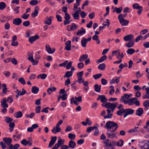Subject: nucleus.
I'll list each match as a JSON object with an SVG mask.
<instances>
[{
    "instance_id": "obj_1",
    "label": "nucleus",
    "mask_w": 149,
    "mask_h": 149,
    "mask_svg": "<svg viewBox=\"0 0 149 149\" xmlns=\"http://www.w3.org/2000/svg\"><path fill=\"white\" fill-rule=\"evenodd\" d=\"M104 128L108 131L115 132L118 127V124L112 121H108L106 123Z\"/></svg>"
},
{
    "instance_id": "obj_2",
    "label": "nucleus",
    "mask_w": 149,
    "mask_h": 149,
    "mask_svg": "<svg viewBox=\"0 0 149 149\" xmlns=\"http://www.w3.org/2000/svg\"><path fill=\"white\" fill-rule=\"evenodd\" d=\"M118 104L117 102L113 103L107 102L105 103H103L101 105L103 107H104L108 109H111V110L113 112L116 108V106Z\"/></svg>"
},
{
    "instance_id": "obj_3",
    "label": "nucleus",
    "mask_w": 149,
    "mask_h": 149,
    "mask_svg": "<svg viewBox=\"0 0 149 149\" xmlns=\"http://www.w3.org/2000/svg\"><path fill=\"white\" fill-rule=\"evenodd\" d=\"M63 123V120H60L57 123L56 126L54 127L52 130V132L54 134H56L57 132H60L61 131V129L60 127V125H61Z\"/></svg>"
},
{
    "instance_id": "obj_4",
    "label": "nucleus",
    "mask_w": 149,
    "mask_h": 149,
    "mask_svg": "<svg viewBox=\"0 0 149 149\" xmlns=\"http://www.w3.org/2000/svg\"><path fill=\"white\" fill-rule=\"evenodd\" d=\"M139 146L142 149H149V141H141L139 143Z\"/></svg>"
},
{
    "instance_id": "obj_5",
    "label": "nucleus",
    "mask_w": 149,
    "mask_h": 149,
    "mask_svg": "<svg viewBox=\"0 0 149 149\" xmlns=\"http://www.w3.org/2000/svg\"><path fill=\"white\" fill-rule=\"evenodd\" d=\"M118 20L122 26H127L129 23L128 20L125 19L123 18V16L121 14H119L118 17Z\"/></svg>"
},
{
    "instance_id": "obj_6",
    "label": "nucleus",
    "mask_w": 149,
    "mask_h": 149,
    "mask_svg": "<svg viewBox=\"0 0 149 149\" xmlns=\"http://www.w3.org/2000/svg\"><path fill=\"white\" fill-rule=\"evenodd\" d=\"M134 112V110L130 108L124 109L123 112H124V118H126L128 115L133 114Z\"/></svg>"
},
{
    "instance_id": "obj_7",
    "label": "nucleus",
    "mask_w": 149,
    "mask_h": 149,
    "mask_svg": "<svg viewBox=\"0 0 149 149\" xmlns=\"http://www.w3.org/2000/svg\"><path fill=\"white\" fill-rule=\"evenodd\" d=\"M91 39V38L90 37L88 39H86L85 38H83L81 41V44L82 46L83 47H85L86 46L87 43L89 41H90Z\"/></svg>"
},
{
    "instance_id": "obj_8",
    "label": "nucleus",
    "mask_w": 149,
    "mask_h": 149,
    "mask_svg": "<svg viewBox=\"0 0 149 149\" xmlns=\"http://www.w3.org/2000/svg\"><path fill=\"white\" fill-rule=\"evenodd\" d=\"M114 132H112L111 131H108L107 132V135L108 138L111 139L114 138H116L117 136L116 134L113 133Z\"/></svg>"
},
{
    "instance_id": "obj_9",
    "label": "nucleus",
    "mask_w": 149,
    "mask_h": 149,
    "mask_svg": "<svg viewBox=\"0 0 149 149\" xmlns=\"http://www.w3.org/2000/svg\"><path fill=\"white\" fill-rule=\"evenodd\" d=\"M15 92L17 93L15 97L17 98H18L19 96H22L24 95L26 93V91L24 88H22V92H21L20 91L18 90V89H17L16 91H15Z\"/></svg>"
},
{
    "instance_id": "obj_10",
    "label": "nucleus",
    "mask_w": 149,
    "mask_h": 149,
    "mask_svg": "<svg viewBox=\"0 0 149 149\" xmlns=\"http://www.w3.org/2000/svg\"><path fill=\"white\" fill-rule=\"evenodd\" d=\"M138 99L136 97L132 98L130 99H128L127 101L124 103L125 104H128L129 105H132L134 104V101L137 100Z\"/></svg>"
},
{
    "instance_id": "obj_11",
    "label": "nucleus",
    "mask_w": 149,
    "mask_h": 149,
    "mask_svg": "<svg viewBox=\"0 0 149 149\" xmlns=\"http://www.w3.org/2000/svg\"><path fill=\"white\" fill-rule=\"evenodd\" d=\"M45 49L47 52L49 54H52L55 51V48H51L50 46L48 44L46 45Z\"/></svg>"
},
{
    "instance_id": "obj_12",
    "label": "nucleus",
    "mask_w": 149,
    "mask_h": 149,
    "mask_svg": "<svg viewBox=\"0 0 149 149\" xmlns=\"http://www.w3.org/2000/svg\"><path fill=\"white\" fill-rule=\"evenodd\" d=\"M39 36H38L37 35H35L34 36H31L29 37V38L28 40L32 44L37 39H39Z\"/></svg>"
},
{
    "instance_id": "obj_13",
    "label": "nucleus",
    "mask_w": 149,
    "mask_h": 149,
    "mask_svg": "<svg viewBox=\"0 0 149 149\" xmlns=\"http://www.w3.org/2000/svg\"><path fill=\"white\" fill-rule=\"evenodd\" d=\"M130 97L131 95L125 94L123 96L121 97L120 99V101L121 102H124V103L127 101V100H126L125 99V98L127 99Z\"/></svg>"
},
{
    "instance_id": "obj_14",
    "label": "nucleus",
    "mask_w": 149,
    "mask_h": 149,
    "mask_svg": "<svg viewBox=\"0 0 149 149\" xmlns=\"http://www.w3.org/2000/svg\"><path fill=\"white\" fill-rule=\"evenodd\" d=\"M123 39L126 41L134 40V36L132 34L123 37Z\"/></svg>"
},
{
    "instance_id": "obj_15",
    "label": "nucleus",
    "mask_w": 149,
    "mask_h": 149,
    "mask_svg": "<svg viewBox=\"0 0 149 149\" xmlns=\"http://www.w3.org/2000/svg\"><path fill=\"white\" fill-rule=\"evenodd\" d=\"M28 60L32 63V65H38L39 63V61L38 60H35L33 59V56L31 55V56L29 57L28 58Z\"/></svg>"
},
{
    "instance_id": "obj_16",
    "label": "nucleus",
    "mask_w": 149,
    "mask_h": 149,
    "mask_svg": "<svg viewBox=\"0 0 149 149\" xmlns=\"http://www.w3.org/2000/svg\"><path fill=\"white\" fill-rule=\"evenodd\" d=\"M100 100V101L103 103L107 102V99L104 95H100L97 99V100Z\"/></svg>"
},
{
    "instance_id": "obj_17",
    "label": "nucleus",
    "mask_w": 149,
    "mask_h": 149,
    "mask_svg": "<svg viewBox=\"0 0 149 149\" xmlns=\"http://www.w3.org/2000/svg\"><path fill=\"white\" fill-rule=\"evenodd\" d=\"M3 142L7 145H9L11 143L12 139L9 137H4L3 139Z\"/></svg>"
},
{
    "instance_id": "obj_18",
    "label": "nucleus",
    "mask_w": 149,
    "mask_h": 149,
    "mask_svg": "<svg viewBox=\"0 0 149 149\" xmlns=\"http://www.w3.org/2000/svg\"><path fill=\"white\" fill-rule=\"evenodd\" d=\"M22 22V20L21 18H17L14 19L13 21V24L16 25H19Z\"/></svg>"
},
{
    "instance_id": "obj_19",
    "label": "nucleus",
    "mask_w": 149,
    "mask_h": 149,
    "mask_svg": "<svg viewBox=\"0 0 149 149\" xmlns=\"http://www.w3.org/2000/svg\"><path fill=\"white\" fill-rule=\"evenodd\" d=\"M86 33V31L85 29H84L83 27H82L81 28L80 30H78L76 34L78 36H81L84 34Z\"/></svg>"
},
{
    "instance_id": "obj_20",
    "label": "nucleus",
    "mask_w": 149,
    "mask_h": 149,
    "mask_svg": "<svg viewBox=\"0 0 149 149\" xmlns=\"http://www.w3.org/2000/svg\"><path fill=\"white\" fill-rule=\"evenodd\" d=\"M143 113V110L142 108H139L136 110V115L138 116H141Z\"/></svg>"
},
{
    "instance_id": "obj_21",
    "label": "nucleus",
    "mask_w": 149,
    "mask_h": 149,
    "mask_svg": "<svg viewBox=\"0 0 149 149\" xmlns=\"http://www.w3.org/2000/svg\"><path fill=\"white\" fill-rule=\"evenodd\" d=\"M65 45V49L68 51H70L71 48V41L70 40L67 41L66 42Z\"/></svg>"
},
{
    "instance_id": "obj_22",
    "label": "nucleus",
    "mask_w": 149,
    "mask_h": 149,
    "mask_svg": "<svg viewBox=\"0 0 149 149\" xmlns=\"http://www.w3.org/2000/svg\"><path fill=\"white\" fill-rule=\"evenodd\" d=\"M39 8L38 6H36L33 12L31 14L32 17H35L37 16L38 14V10Z\"/></svg>"
},
{
    "instance_id": "obj_23",
    "label": "nucleus",
    "mask_w": 149,
    "mask_h": 149,
    "mask_svg": "<svg viewBox=\"0 0 149 149\" xmlns=\"http://www.w3.org/2000/svg\"><path fill=\"white\" fill-rule=\"evenodd\" d=\"M6 98H3L2 101H1V106L2 107L5 108L8 107V105L6 103Z\"/></svg>"
},
{
    "instance_id": "obj_24",
    "label": "nucleus",
    "mask_w": 149,
    "mask_h": 149,
    "mask_svg": "<svg viewBox=\"0 0 149 149\" xmlns=\"http://www.w3.org/2000/svg\"><path fill=\"white\" fill-rule=\"evenodd\" d=\"M23 116V113L21 111H18L14 113V116L17 118H21Z\"/></svg>"
},
{
    "instance_id": "obj_25",
    "label": "nucleus",
    "mask_w": 149,
    "mask_h": 149,
    "mask_svg": "<svg viewBox=\"0 0 149 149\" xmlns=\"http://www.w3.org/2000/svg\"><path fill=\"white\" fill-rule=\"evenodd\" d=\"M53 17L52 16L50 17H47L46 19L44 22V23L49 25L51 24L52 23V19Z\"/></svg>"
},
{
    "instance_id": "obj_26",
    "label": "nucleus",
    "mask_w": 149,
    "mask_h": 149,
    "mask_svg": "<svg viewBox=\"0 0 149 149\" xmlns=\"http://www.w3.org/2000/svg\"><path fill=\"white\" fill-rule=\"evenodd\" d=\"M76 145V143L73 141L71 140L69 141L68 143L69 148H73Z\"/></svg>"
},
{
    "instance_id": "obj_27",
    "label": "nucleus",
    "mask_w": 149,
    "mask_h": 149,
    "mask_svg": "<svg viewBox=\"0 0 149 149\" xmlns=\"http://www.w3.org/2000/svg\"><path fill=\"white\" fill-rule=\"evenodd\" d=\"M88 58V55L87 54H83L79 58V61L80 62L84 61Z\"/></svg>"
},
{
    "instance_id": "obj_28",
    "label": "nucleus",
    "mask_w": 149,
    "mask_h": 149,
    "mask_svg": "<svg viewBox=\"0 0 149 149\" xmlns=\"http://www.w3.org/2000/svg\"><path fill=\"white\" fill-rule=\"evenodd\" d=\"M39 91V88L36 86H33L31 88V92L34 94H37Z\"/></svg>"
},
{
    "instance_id": "obj_29",
    "label": "nucleus",
    "mask_w": 149,
    "mask_h": 149,
    "mask_svg": "<svg viewBox=\"0 0 149 149\" xmlns=\"http://www.w3.org/2000/svg\"><path fill=\"white\" fill-rule=\"evenodd\" d=\"M123 10V7H115L113 9V12H116L117 13H120Z\"/></svg>"
},
{
    "instance_id": "obj_30",
    "label": "nucleus",
    "mask_w": 149,
    "mask_h": 149,
    "mask_svg": "<svg viewBox=\"0 0 149 149\" xmlns=\"http://www.w3.org/2000/svg\"><path fill=\"white\" fill-rule=\"evenodd\" d=\"M40 51H39L35 52L34 57L36 59L38 60L41 58V56L40 55Z\"/></svg>"
},
{
    "instance_id": "obj_31",
    "label": "nucleus",
    "mask_w": 149,
    "mask_h": 149,
    "mask_svg": "<svg viewBox=\"0 0 149 149\" xmlns=\"http://www.w3.org/2000/svg\"><path fill=\"white\" fill-rule=\"evenodd\" d=\"M135 52V50L133 48H129L126 51L127 53L130 55H132Z\"/></svg>"
},
{
    "instance_id": "obj_32",
    "label": "nucleus",
    "mask_w": 149,
    "mask_h": 149,
    "mask_svg": "<svg viewBox=\"0 0 149 149\" xmlns=\"http://www.w3.org/2000/svg\"><path fill=\"white\" fill-rule=\"evenodd\" d=\"M56 88L53 87L52 88H49L47 90V92L49 94H50L52 93V92L55 91H56Z\"/></svg>"
},
{
    "instance_id": "obj_33",
    "label": "nucleus",
    "mask_w": 149,
    "mask_h": 149,
    "mask_svg": "<svg viewBox=\"0 0 149 149\" xmlns=\"http://www.w3.org/2000/svg\"><path fill=\"white\" fill-rule=\"evenodd\" d=\"M107 56L106 55H103L97 61V63H101L106 59Z\"/></svg>"
},
{
    "instance_id": "obj_34",
    "label": "nucleus",
    "mask_w": 149,
    "mask_h": 149,
    "mask_svg": "<svg viewBox=\"0 0 149 149\" xmlns=\"http://www.w3.org/2000/svg\"><path fill=\"white\" fill-rule=\"evenodd\" d=\"M72 73L70 71H67L65 72V75L63 76L64 77H66L68 78L72 76Z\"/></svg>"
},
{
    "instance_id": "obj_35",
    "label": "nucleus",
    "mask_w": 149,
    "mask_h": 149,
    "mask_svg": "<svg viewBox=\"0 0 149 149\" xmlns=\"http://www.w3.org/2000/svg\"><path fill=\"white\" fill-rule=\"evenodd\" d=\"M47 76V75L46 74L43 73L38 75L37 76V78L38 79L41 78L42 79H44L46 78Z\"/></svg>"
},
{
    "instance_id": "obj_36",
    "label": "nucleus",
    "mask_w": 149,
    "mask_h": 149,
    "mask_svg": "<svg viewBox=\"0 0 149 149\" xmlns=\"http://www.w3.org/2000/svg\"><path fill=\"white\" fill-rule=\"evenodd\" d=\"M139 129V127H135L134 128L129 130L128 131V132L129 133H132L134 132H138V129Z\"/></svg>"
},
{
    "instance_id": "obj_37",
    "label": "nucleus",
    "mask_w": 149,
    "mask_h": 149,
    "mask_svg": "<svg viewBox=\"0 0 149 149\" xmlns=\"http://www.w3.org/2000/svg\"><path fill=\"white\" fill-rule=\"evenodd\" d=\"M13 120V119L10 118L9 117L7 116L6 117L5 121L7 123H9L12 122Z\"/></svg>"
},
{
    "instance_id": "obj_38",
    "label": "nucleus",
    "mask_w": 149,
    "mask_h": 149,
    "mask_svg": "<svg viewBox=\"0 0 149 149\" xmlns=\"http://www.w3.org/2000/svg\"><path fill=\"white\" fill-rule=\"evenodd\" d=\"M73 17V18L74 19H79V15L78 13L77 12H75L74 14H72Z\"/></svg>"
},
{
    "instance_id": "obj_39",
    "label": "nucleus",
    "mask_w": 149,
    "mask_h": 149,
    "mask_svg": "<svg viewBox=\"0 0 149 149\" xmlns=\"http://www.w3.org/2000/svg\"><path fill=\"white\" fill-rule=\"evenodd\" d=\"M134 44V42L130 41L125 44L126 46L128 48H130L133 46Z\"/></svg>"
},
{
    "instance_id": "obj_40",
    "label": "nucleus",
    "mask_w": 149,
    "mask_h": 149,
    "mask_svg": "<svg viewBox=\"0 0 149 149\" xmlns=\"http://www.w3.org/2000/svg\"><path fill=\"white\" fill-rule=\"evenodd\" d=\"M6 6V3L3 2L0 3V10H2L4 9Z\"/></svg>"
},
{
    "instance_id": "obj_41",
    "label": "nucleus",
    "mask_w": 149,
    "mask_h": 149,
    "mask_svg": "<svg viewBox=\"0 0 149 149\" xmlns=\"http://www.w3.org/2000/svg\"><path fill=\"white\" fill-rule=\"evenodd\" d=\"M28 141L26 140L25 139H23L21 141V143L24 145V146H26L28 144Z\"/></svg>"
},
{
    "instance_id": "obj_42",
    "label": "nucleus",
    "mask_w": 149,
    "mask_h": 149,
    "mask_svg": "<svg viewBox=\"0 0 149 149\" xmlns=\"http://www.w3.org/2000/svg\"><path fill=\"white\" fill-rule=\"evenodd\" d=\"M123 141L122 139H120L117 142V145L118 146H122L123 145Z\"/></svg>"
},
{
    "instance_id": "obj_43",
    "label": "nucleus",
    "mask_w": 149,
    "mask_h": 149,
    "mask_svg": "<svg viewBox=\"0 0 149 149\" xmlns=\"http://www.w3.org/2000/svg\"><path fill=\"white\" fill-rule=\"evenodd\" d=\"M64 143V140L63 139H59L57 141V143H56L59 146H61L62 145H63Z\"/></svg>"
},
{
    "instance_id": "obj_44",
    "label": "nucleus",
    "mask_w": 149,
    "mask_h": 149,
    "mask_svg": "<svg viewBox=\"0 0 149 149\" xmlns=\"http://www.w3.org/2000/svg\"><path fill=\"white\" fill-rule=\"evenodd\" d=\"M105 67V65L104 63H102L99 64L98 67V68L100 70H102Z\"/></svg>"
},
{
    "instance_id": "obj_45",
    "label": "nucleus",
    "mask_w": 149,
    "mask_h": 149,
    "mask_svg": "<svg viewBox=\"0 0 149 149\" xmlns=\"http://www.w3.org/2000/svg\"><path fill=\"white\" fill-rule=\"evenodd\" d=\"M95 87V91L97 92H100L101 88L97 84H96L94 86Z\"/></svg>"
},
{
    "instance_id": "obj_46",
    "label": "nucleus",
    "mask_w": 149,
    "mask_h": 149,
    "mask_svg": "<svg viewBox=\"0 0 149 149\" xmlns=\"http://www.w3.org/2000/svg\"><path fill=\"white\" fill-rule=\"evenodd\" d=\"M84 73L83 71L78 72L77 74V78H82Z\"/></svg>"
},
{
    "instance_id": "obj_47",
    "label": "nucleus",
    "mask_w": 149,
    "mask_h": 149,
    "mask_svg": "<svg viewBox=\"0 0 149 149\" xmlns=\"http://www.w3.org/2000/svg\"><path fill=\"white\" fill-rule=\"evenodd\" d=\"M68 137L71 139L74 140L75 138L76 135L74 134L70 133L69 134Z\"/></svg>"
},
{
    "instance_id": "obj_48",
    "label": "nucleus",
    "mask_w": 149,
    "mask_h": 149,
    "mask_svg": "<svg viewBox=\"0 0 149 149\" xmlns=\"http://www.w3.org/2000/svg\"><path fill=\"white\" fill-rule=\"evenodd\" d=\"M102 74H98L93 75V77L94 79L96 80L100 78L102 76Z\"/></svg>"
},
{
    "instance_id": "obj_49",
    "label": "nucleus",
    "mask_w": 149,
    "mask_h": 149,
    "mask_svg": "<svg viewBox=\"0 0 149 149\" xmlns=\"http://www.w3.org/2000/svg\"><path fill=\"white\" fill-rule=\"evenodd\" d=\"M124 110V109H122V110H119L117 111L116 114L118 116H122L123 113H124V112H123Z\"/></svg>"
},
{
    "instance_id": "obj_50",
    "label": "nucleus",
    "mask_w": 149,
    "mask_h": 149,
    "mask_svg": "<svg viewBox=\"0 0 149 149\" xmlns=\"http://www.w3.org/2000/svg\"><path fill=\"white\" fill-rule=\"evenodd\" d=\"M108 148H110L111 149H114V146L113 145H112L111 142L108 143L106 144L105 145Z\"/></svg>"
},
{
    "instance_id": "obj_51",
    "label": "nucleus",
    "mask_w": 149,
    "mask_h": 149,
    "mask_svg": "<svg viewBox=\"0 0 149 149\" xmlns=\"http://www.w3.org/2000/svg\"><path fill=\"white\" fill-rule=\"evenodd\" d=\"M67 94L66 93H64L60 97L62 100L63 101H65L67 99Z\"/></svg>"
},
{
    "instance_id": "obj_52",
    "label": "nucleus",
    "mask_w": 149,
    "mask_h": 149,
    "mask_svg": "<svg viewBox=\"0 0 149 149\" xmlns=\"http://www.w3.org/2000/svg\"><path fill=\"white\" fill-rule=\"evenodd\" d=\"M38 1L37 0H32L30 2V4L32 6H35L38 3Z\"/></svg>"
},
{
    "instance_id": "obj_53",
    "label": "nucleus",
    "mask_w": 149,
    "mask_h": 149,
    "mask_svg": "<svg viewBox=\"0 0 149 149\" xmlns=\"http://www.w3.org/2000/svg\"><path fill=\"white\" fill-rule=\"evenodd\" d=\"M18 81L23 85H25L26 84L25 81L23 77H20L18 79Z\"/></svg>"
},
{
    "instance_id": "obj_54",
    "label": "nucleus",
    "mask_w": 149,
    "mask_h": 149,
    "mask_svg": "<svg viewBox=\"0 0 149 149\" xmlns=\"http://www.w3.org/2000/svg\"><path fill=\"white\" fill-rule=\"evenodd\" d=\"M141 6H139L137 3H135L132 5V7L134 9H139Z\"/></svg>"
},
{
    "instance_id": "obj_55",
    "label": "nucleus",
    "mask_w": 149,
    "mask_h": 149,
    "mask_svg": "<svg viewBox=\"0 0 149 149\" xmlns=\"http://www.w3.org/2000/svg\"><path fill=\"white\" fill-rule=\"evenodd\" d=\"M71 29L72 30H75L77 29V26L74 23H72L71 24V25L70 26Z\"/></svg>"
},
{
    "instance_id": "obj_56",
    "label": "nucleus",
    "mask_w": 149,
    "mask_h": 149,
    "mask_svg": "<svg viewBox=\"0 0 149 149\" xmlns=\"http://www.w3.org/2000/svg\"><path fill=\"white\" fill-rule=\"evenodd\" d=\"M29 14H26V13H24V14L21 17L24 19H27L28 17H29Z\"/></svg>"
},
{
    "instance_id": "obj_57",
    "label": "nucleus",
    "mask_w": 149,
    "mask_h": 149,
    "mask_svg": "<svg viewBox=\"0 0 149 149\" xmlns=\"http://www.w3.org/2000/svg\"><path fill=\"white\" fill-rule=\"evenodd\" d=\"M72 63V61H70L68 63V62L66 66V69L67 70H69L71 68Z\"/></svg>"
},
{
    "instance_id": "obj_58",
    "label": "nucleus",
    "mask_w": 149,
    "mask_h": 149,
    "mask_svg": "<svg viewBox=\"0 0 149 149\" xmlns=\"http://www.w3.org/2000/svg\"><path fill=\"white\" fill-rule=\"evenodd\" d=\"M68 62V60H66L65 62L62 63H61L59 64L58 65L59 67L63 66V67H65L66 66V64Z\"/></svg>"
},
{
    "instance_id": "obj_59",
    "label": "nucleus",
    "mask_w": 149,
    "mask_h": 149,
    "mask_svg": "<svg viewBox=\"0 0 149 149\" xmlns=\"http://www.w3.org/2000/svg\"><path fill=\"white\" fill-rule=\"evenodd\" d=\"M138 10L137 11V14L138 15H140L141 14L143 11V7L141 6V7L139 8V9H138Z\"/></svg>"
},
{
    "instance_id": "obj_60",
    "label": "nucleus",
    "mask_w": 149,
    "mask_h": 149,
    "mask_svg": "<svg viewBox=\"0 0 149 149\" xmlns=\"http://www.w3.org/2000/svg\"><path fill=\"white\" fill-rule=\"evenodd\" d=\"M142 97L143 99H149V93H146L143 94Z\"/></svg>"
},
{
    "instance_id": "obj_61",
    "label": "nucleus",
    "mask_w": 149,
    "mask_h": 149,
    "mask_svg": "<svg viewBox=\"0 0 149 149\" xmlns=\"http://www.w3.org/2000/svg\"><path fill=\"white\" fill-rule=\"evenodd\" d=\"M30 24V22L29 21H26L23 23V25L25 26H28Z\"/></svg>"
},
{
    "instance_id": "obj_62",
    "label": "nucleus",
    "mask_w": 149,
    "mask_h": 149,
    "mask_svg": "<svg viewBox=\"0 0 149 149\" xmlns=\"http://www.w3.org/2000/svg\"><path fill=\"white\" fill-rule=\"evenodd\" d=\"M80 16L82 18H84L86 15V13L84 11H81L80 13Z\"/></svg>"
},
{
    "instance_id": "obj_63",
    "label": "nucleus",
    "mask_w": 149,
    "mask_h": 149,
    "mask_svg": "<svg viewBox=\"0 0 149 149\" xmlns=\"http://www.w3.org/2000/svg\"><path fill=\"white\" fill-rule=\"evenodd\" d=\"M146 126H145L144 127L146 129V131H149V120L148 121L146 122Z\"/></svg>"
},
{
    "instance_id": "obj_64",
    "label": "nucleus",
    "mask_w": 149,
    "mask_h": 149,
    "mask_svg": "<svg viewBox=\"0 0 149 149\" xmlns=\"http://www.w3.org/2000/svg\"><path fill=\"white\" fill-rule=\"evenodd\" d=\"M143 105L144 107L149 106V100H147L143 102Z\"/></svg>"
}]
</instances>
